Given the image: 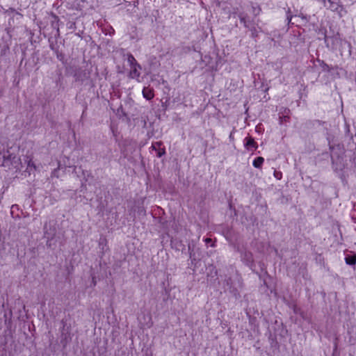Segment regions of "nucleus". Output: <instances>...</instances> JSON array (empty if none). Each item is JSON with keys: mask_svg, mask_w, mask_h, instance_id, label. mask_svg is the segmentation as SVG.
Wrapping results in <instances>:
<instances>
[{"mask_svg": "<svg viewBox=\"0 0 356 356\" xmlns=\"http://www.w3.org/2000/svg\"><path fill=\"white\" fill-rule=\"evenodd\" d=\"M151 147L155 150L158 157H161L165 154V147H163V143L161 141L152 143Z\"/></svg>", "mask_w": 356, "mask_h": 356, "instance_id": "f257e3e1", "label": "nucleus"}, {"mask_svg": "<svg viewBox=\"0 0 356 356\" xmlns=\"http://www.w3.org/2000/svg\"><path fill=\"white\" fill-rule=\"evenodd\" d=\"M244 145L248 150L254 151L257 149V143L252 137H246L244 139Z\"/></svg>", "mask_w": 356, "mask_h": 356, "instance_id": "f03ea898", "label": "nucleus"}, {"mask_svg": "<svg viewBox=\"0 0 356 356\" xmlns=\"http://www.w3.org/2000/svg\"><path fill=\"white\" fill-rule=\"evenodd\" d=\"M140 70H141V67L140 65H137L134 67H131V70L129 74V76L131 79H138L140 76Z\"/></svg>", "mask_w": 356, "mask_h": 356, "instance_id": "7ed1b4c3", "label": "nucleus"}, {"mask_svg": "<svg viewBox=\"0 0 356 356\" xmlns=\"http://www.w3.org/2000/svg\"><path fill=\"white\" fill-rule=\"evenodd\" d=\"M143 96L144 98H145L147 100H151L154 97V92L153 88L150 87H145L143 89Z\"/></svg>", "mask_w": 356, "mask_h": 356, "instance_id": "20e7f679", "label": "nucleus"}, {"mask_svg": "<svg viewBox=\"0 0 356 356\" xmlns=\"http://www.w3.org/2000/svg\"><path fill=\"white\" fill-rule=\"evenodd\" d=\"M345 261L348 265H355L356 264V253L346 255Z\"/></svg>", "mask_w": 356, "mask_h": 356, "instance_id": "39448f33", "label": "nucleus"}, {"mask_svg": "<svg viewBox=\"0 0 356 356\" xmlns=\"http://www.w3.org/2000/svg\"><path fill=\"white\" fill-rule=\"evenodd\" d=\"M329 3L328 8L330 9L332 11H337L338 10L339 8L340 7V5L337 0H327Z\"/></svg>", "mask_w": 356, "mask_h": 356, "instance_id": "423d86ee", "label": "nucleus"}, {"mask_svg": "<svg viewBox=\"0 0 356 356\" xmlns=\"http://www.w3.org/2000/svg\"><path fill=\"white\" fill-rule=\"evenodd\" d=\"M264 162V159L261 156H258L254 159L252 165L254 168H261Z\"/></svg>", "mask_w": 356, "mask_h": 356, "instance_id": "0eeeda50", "label": "nucleus"}, {"mask_svg": "<svg viewBox=\"0 0 356 356\" xmlns=\"http://www.w3.org/2000/svg\"><path fill=\"white\" fill-rule=\"evenodd\" d=\"M128 62L130 65V67H134L135 65H139L133 55L130 54L128 56Z\"/></svg>", "mask_w": 356, "mask_h": 356, "instance_id": "6e6552de", "label": "nucleus"}, {"mask_svg": "<svg viewBox=\"0 0 356 356\" xmlns=\"http://www.w3.org/2000/svg\"><path fill=\"white\" fill-rule=\"evenodd\" d=\"M27 166H28V168L30 170H31V169L35 170V168H36L35 165H34V163L32 161V159H29V160L27 161Z\"/></svg>", "mask_w": 356, "mask_h": 356, "instance_id": "1a4fd4ad", "label": "nucleus"}, {"mask_svg": "<svg viewBox=\"0 0 356 356\" xmlns=\"http://www.w3.org/2000/svg\"><path fill=\"white\" fill-rule=\"evenodd\" d=\"M205 241H206V243H209V241H211V239L210 238H206Z\"/></svg>", "mask_w": 356, "mask_h": 356, "instance_id": "9d476101", "label": "nucleus"}]
</instances>
